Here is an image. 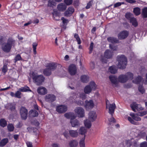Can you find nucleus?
Returning a JSON list of instances; mask_svg holds the SVG:
<instances>
[{
    "label": "nucleus",
    "instance_id": "1",
    "mask_svg": "<svg viewBox=\"0 0 147 147\" xmlns=\"http://www.w3.org/2000/svg\"><path fill=\"white\" fill-rule=\"evenodd\" d=\"M147 113V112L146 111L140 112L138 113V114H135L134 113H131L129 115L131 117L126 116L125 117V119H127L128 121L131 123L136 124V122H135L134 120L137 121H140L141 119L139 116H142L146 115Z\"/></svg>",
    "mask_w": 147,
    "mask_h": 147
},
{
    "label": "nucleus",
    "instance_id": "2",
    "mask_svg": "<svg viewBox=\"0 0 147 147\" xmlns=\"http://www.w3.org/2000/svg\"><path fill=\"white\" fill-rule=\"evenodd\" d=\"M33 82L37 85H41L44 82L45 78L42 75H38L36 72H32L30 74Z\"/></svg>",
    "mask_w": 147,
    "mask_h": 147
},
{
    "label": "nucleus",
    "instance_id": "3",
    "mask_svg": "<svg viewBox=\"0 0 147 147\" xmlns=\"http://www.w3.org/2000/svg\"><path fill=\"white\" fill-rule=\"evenodd\" d=\"M86 98V95L84 93H82L80 94V96L77 97V95L76 94H74L70 97V99L72 101L74 99V102L78 105H82L84 104L83 100L85 99Z\"/></svg>",
    "mask_w": 147,
    "mask_h": 147
},
{
    "label": "nucleus",
    "instance_id": "4",
    "mask_svg": "<svg viewBox=\"0 0 147 147\" xmlns=\"http://www.w3.org/2000/svg\"><path fill=\"white\" fill-rule=\"evenodd\" d=\"M117 60L119 62L118 67L121 69L125 68L127 64V59L123 55L117 56Z\"/></svg>",
    "mask_w": 147,
    "mask_h": 147
},
{
    "label": "nucleus",
    "instance_id": "5",
    "mask_svg": "<svg viewBox=\"0 0 147 147\" xmlns=\"http://www.w3.org/2000/svg\"><path fill=\"white\" fill-rule=\"evenodd\" d=\"M57 65V64L54 63H49L47 66V68L44 70V74L46 76L50 75L51 74V71L55 70Z\"/></svg>",
    "mask_w": 147,
    "mask_h": 147
},
{
    "label": "nucleus",
    "instance_id": "6",
    "mask_svg": "<svg viewBox=\"0 0 147 147\" xmlns=\"http://www.w3.org/2000/svg\"><path fill=\"white\" fill-rule=\"evenodd\" d=\"M133 76V74L130 72H128L126 75H120L118 78L119 82L123 83L127 81L128 79L132 80Z\"/></svg>",
    "mask_w": 147,
    "mask_h": 147
},
{
    "label": "nucleus",
    "instance_id": "7",
    "mask_svg": "<svg viewBox=\"0 0 147 147\" xmlns=\"http://www.w3.org/2000/svg\"><path fill=\"white\" fill-rule=\"evenodd\" d=\"M15 41L10 39L8 40L7 42L3 44L2 47L3 50L5 52H8L10 50L12 46L14 44Z\"/></svg>",
    "mask_w": 147,
    "mask_h": 147
},
{
    "label": "nucleus",
    "instance_id": "8",
    "mask_svg": "<svg viewBox=\"0 0 147 147\" xmlns=\"http://www.w3.org/2000/svg\"><path fill=\"white\" fill-rule=\"evenodd\" d=\"M116 106L115 103L110 104L109 101L107 100L106 101V108L109 109V113L112 115L115 109L116 108Z\"/></svg>",
    "mask_w": 147,
    "mask_h": 147
},
{
    "label": "nucleus",
    "instance_id": "9",
    "mask_svg": "<svg viewBox=\"0 0 147 147\" xmlns=\"http://www.w3.org/2000/svg\"><path fill=\"white\" fill-rule=\"evenodd\" d=\"M96 86L94 82H90L89 84L86 86L84 88V91L86 94L90 93L92 89H94L96 88Z\"/></svg>",
    "mask_w": 147,
    "mask_h": 147
},
{
    "label": "nucleus",
    "instance_id": "10",
    "mask_svg": "<svg viewBox=\"0 0 147 147\" xmlns=\"http://www.w3.org/2000/svg\"><path fill=\"white\" fill-rule=\"evenodd\" d=\"M94 106L93 101L91 100H86L84 105V108L86 110H88L92 109Z\"/></svg>",
    "mask_w": 147,
    "mask_h": 147
},
{
    "label": "nucleus",
    "instance_id": "11",
    "mask_svg": "<svg viewBox=\"0 0 147 147\" xmlns=\"http://www.w3.org/2000/svg\"><path fill=\"white\" fill-rule=\"evenodd\" d=\"M132 110L134 112L139 111L143 109V108L139 105L137 104L135 102H132L130 105Z\"/></svg>",
    "mask_w": 147,
    "mask_h": 147
},
{
    "label": "nucleus",
    "instance_id": "12",
    "mask_svg": "<svg viewBox=\"0 0 147 147\" xmlns=\"http://www.w3.org/2000/svg\"><path fill=\"white\" fill-rule=\"evenodd\" d=\"M97 115L96 111H91L89 113L88 119L90 120L91 121L94 122L96 120Z\"/></svg>",
    "mask_w": 147,
    "mask_h": 147
},
{
    "label": "nucleus",
    "instance_id": "13",
    "mask_svg": "<svg viewBox=\"0 0 147 147\" xmlns=\"http://www.w3.org/2000/svg\"><path fill=\"white\" fill-rule=\"evenodd\" d=\"M74 111L78 117H82L84 116V110L82 107H76Z\"/></svg>",
    "mask_w": 147,
    "mask_h": 147
},
{
    "label": "nucleus",
    "instance_id": "14",
    "mask_svg": "<svg viewBox=\"0 0 147 147\" xmlns=\"http://www.w3.org/2000/svg\"><path fill=\"white\" fill-rule=\"evenodd\" d=\"M20 114L22 118L25 120L27 117L28 110L26 108L24 107H22L20 110Z\"/></svg>",
    "mask_w": 147,
    "mask_h": 147
},
{
    "label": "nucleus",
    "instance_id": "15",
    "mask_svg": "<svg viewBox=\"0 0 147 147\" xmlns=\"http://www.w3.org/2000/svg\"><path fill=\"white\" fill-rule=\"evenodd\" d=\"M67 109V106L63 105H59L56 108L57 111L59 113H63L66 111Z\"/></svg>",
    "mask_w": 147,
    "mask_h": 147
},
{
    "label": "nucleus",
    "instance_id": "16",
    "mask_svg": "<svg viewBox=\"0 0 147 147\" xmlns=\"http://www.w3.org/2000/svg\"><path fill=\"white\" fill-rule=\"evenodd\" d=\"M128 34V31L126 30L123 31L118 34V37L120 39H123L127 38Z\"/></svg>",
    "mask_w": 147,
    "mask_h": 147
},
{
    "label": "nucleus",
    "instance_id": "17",
    "mask_svg": "<svg viewBox=\"0 0 147 147\" xmlns=\"http://www.w3.org/2000/svg\"><path fill=\"white\" fill-rule=\"evenodd\" d=\"M68 71L71 75H75L77 71V68L76 66L74 64L71 65L69 67Z\"/></svg>",
    "mask_w": 147,
    "mask_h": 147
},
{
    "label": "nucleus",
    "instance_id": "18",
    "mask_svg": "<svg viewBox=\"0 0 147 147\" xmlns=\"http://www.w3.org/2000/svg\"><path fill=\"white\" fill-rule=\"evenodd\" d=\"M70 123L73 127H77L80 125V123L78 121L74 118L70 119Z\"/></svg>",
    "mask_w": 147,
    "mask_h": 147
},
{
    "label": "nucleus",
    "instance_id": "19",
    "mask_svg": "<svg viewBox=\"0 0 147 147\" xmlns=\"http://www.w3.org/2000/svg\"><path fill=\"white\" fill-rule=\"evenodd\" d=\"M38 93L41 95H44L47 93V91L46 88L42 86H40L37 89Z\"/></svg>",
    "mask_w": 147,
    "mask_h": 147
},
{
    "label": "nucleus",
    "instance_id": "20",
    "mask_svg": "<svg viewBox=\"0 0 147 147\" xmlns=\"http://www.w3.org/2000/svg\"><path fill=\"white\" fill-rule=\"evenodd\" d=\"M45 99L46 101L51 102L55 100V97L53 94H48L45 96Z\"/></svg>",
    "mask_w": 147,
    "mask_h": 147
},
{
    "label": "nucleus",
    "instance_id": "21",
    "mask_svg": "<svg viewBox=\"0 0 147 147\" xmlns=\"http://www.w3.org/2000/svg\"><path fill=\"white\" fill-rule=\"evenodd\" d=\"M74 11V9L72 7H70L67 9L64 13V15L66 16H71Z\"/></svg>",
    "mask_w": 147,
    "mask_h": 147
},
{
    "label": "nucleus",
    "instance_id": "22",
    "mask_svg": "<svg viewBox=\"0 0 147 147\" xmlns=\"http://www.w3.org/2000/svg\"><path fill=\"white\" fill-rule=\"evenodd\" d=\"M109 79L112 83L113 86L116 87L117 86V78L114 76H110L109 77Z\"/></svg>",
    "mask_w": 147,
    "mask_h": 147
},
{
    "label": "nucleus",
    "instance_id": "23",
    "mask_svg": "<svg viewBox=\"0 0 147 147\" xmlns=\"http://www.w3.org/2000/svg\"><path fill=\"white\" fill-rule=\"evenodd\" d=\"M67 8V6L64 3H61L59 4L57 6V8L59 11H63Z\"/></svg>",
    "mask_w": 147,
    "mask_h": 147
},
{
    "label": "nucleus",
    "instance_id": "24",
    "mask_svg": "<svg viewBox=\"0 0 147 147\" xmlns=\"http://www.w3.org/2000/svg\"><path fill=\"white\" fill-rule=\"evenodd\" d=\"M113 56V52L109 50H106L104 53V57L107 59H110Z\"/></svg>",
    "mask_w": 147,
    "mask_h": 147
},
{
    "label": "nucleus",
    "instance_id": "25",
    "mask_svg": "<svg viewBox=\"0 0 147 147\" xmlns=\"http://www.w3.org/2000/svg\"><path fill=\"white\" fill-rule=\"evenodd\" d=\"M91 122H92L88 119H86L84 121V123L85 127L88 129L90 128L92 126Z\"/></svg>",
    "mask_w": 147,
    "mask_h": 147
},
{
    "label": "nucleus",
    "instance_id": "26",
    "mask_svg": "<svg viewBox=\"0 0 147 147\" xmlns=\"http://www.w3.org/2000/svg\"><path fill=\"white\" fill-rule=\"evenodd\" d=\"M133 139H131V140H129L127 141L126 142V144L127 145V146H130L132 145L133 144L136 147L138 146L137 144V142L136 141H135L134 142V143H132L133 141Z\"/></svg>",
    "mask_w": 147,
    "mask_h": 147
},
{
    "label": "nucleus",
    "instance_id": "27",
    "mask_svg": "<svg viewBox=\"0 0 147 147\" xmlns=\"http://www.w3.org/2000/svg\"><path fill=\"white\" fill-rule=\"evenodd\" d=\"M69 133L70 135L73 137H76L78 135V133L77 130H69Z\"/></svg>",
    "mask_w": 147,
    "mask_h": 147
},
{
    "label": "nucleus",
    "instance_id": "28",
    "mask_svg": "<svg viewBox=\"0 0 147 147\" xmlns=\"http://www.w3.org/2000/svg\"><path fill=\"white\" fill-rule=\"evenodd\" d=\"M143 82V80L142 77L139 76L135 80H133V82L136 84H142Z\"/></svg>",
    "mask_w": 147,
    "mask_h": 147
},
{
    "label": "nucleus",
    "instance_id": "29",
    "mask_svg": "<svg viewBox=\"0 0 147 147\" xmlns=\"http://www.w3.org/2000/svg\"><path fill=\"white\" fill-rule=\"evenodd\" d=\"M64 116L67 119L75 118L76 116L74 115V114L72 113H66L65 114Z\"/></svg>",
    "mask_w": 147,
    "mask_h": 147
},
{
    "label": "nucleus",
    "instance_id": "30",
    "mask_svg": "<svg viewBox=\"0 0 147 147\" xmlns=\"http://www.w3.org/2000/svg\"><path fill=\"white\" fill-rule=\"evenodd\" d=\"M69 144L70 147H76L78 145V142L77 140H73L69 142Z\"/></svg>",
    "mask_w": 147,
    "mask_h": 147
},
{
    "label": "nucleus",
    "instance_id": "31",
    "mask_svg": "<svg viewBox=\"0 0 147 147\" xmlns=\"http://www.w3.org/2000/svg\"><path fill=\"white\" fill-rule=\"evenodd\" d=\"M18 89L21 92H32L31 90L30 89L29 87L27 86H25L24 87H22L19 88Z\"/></svg>",
    "mask_w": 147,
    "mask_h": 147
},
{
    "label": "nucleus",
    "instance_id": "32",
    "mask_svg": "<svg viewBox=\"0 0 147 147\" xmlns=\"http://www.w3.org/2000/svg\"><path fill=\"white\" fill-rule=\"evenodd\" d=\"M78 132L79 133L82 135L85 136V134L87 132V129L84 127H81L79 130Z\"/></svg>",
    "mask_w": 147,
    "mask_h": 147
},
{
    "label": "nucleus",
    "instance_id": "33",
    "mask_svg": "<svg viewBox=\"0 0 147 147\" xmlns=\"http://www.w3.org/2000/svg\"><path fill=\"white\" fill-rule=\"evenodd\" d=\"M109 71L112 74H115L117 72V67L115 66H111L109 68Z\"/></svg>",
    "mask_w": 147,
    "mask_h": 147
},
{
    "label": "nucleus",
    "instance_id": "34",
    "mask_svg": "<svg viewBox=\"0 0 147 147\" xmlns=\"http://www.w3.org/2000/svg\"><path fill=\"white\" fill-rule=\"evenodd\" d=\"M29 114L31 116L35 117L38 115V112L35 110H31L29 112Z\"/></svg>",
    "mask_w": 147,
    "mask_h": 147
},
{
    "label": "nucleus",
    "instance_id": "35",
    "mask_svg": "<svg viewBox=\"0 0 147 147\" xmlns=\"http://www.w3.org/2000/svg\"><path fill=\"white\" fill-rule=\"evenodd\" d=\"M108 41L112 43H117L118 42V40L116 38H114L113 37H109L107 38Z\"/></svg>",
    "mask_w": 147,
    "mask_h": 147
},
{
    "label": "nucleus",
    "instance_id": "36",
    "mask_svg": "<svg viewBox=\"0 0 147 147\" xmlns=\"http://www.w3.org/2000/svg\"><path fill=\"white\" fill-rule=\"evenodd\" d=\"M130 20V22L133 26L135 27H136L138 26V23L135 18H131Z\"/></svg>",
    "mask_w": 147,
    "mask_h": 147
},
{
    "label": "nucleus",
    "instance_id": "37",
    "mask_svg": "<svg viewBox=\"0 0 147 147\" xmlns=\"http://www.w3.org/2000/svg\"><path fill=\"white\" fill-rule=\"evenodd\" d=\"M8 142L7 138H4L0 142V146H5Z\"/></svg>",
    "mask_w": 147,
    "mask_h": 147
},
{
    "label": "nucleus",
    "instance_id": "38",
    "mask_svg": "<svg viewBox=\"0 0 147 147\" xmlns=\"http://www.w3.org/2000/svg\"><path fill=\"white\" fill-rule=\"evenodd\" d=\"M56 3L53 0H49L48 1V5L50 7H53L56 5Z\"/></svg>",
    "mask_w": 147,
    "mask_h": 147
},
{
    "label": "nucleus",
    "instance_id": "39",
    "mask_svg": "<svg viewBox=\"0 0 147 147\" xmlns=\"http://www.w3.org/2000/svg\"><path fill=\"white\" fill-rule=\"evenodd\" d=\"M88 77L86 75H83L81 76V81L83 82H86L88 80Z\"/></svg>",
    "mask_w": 147,
    "mask_h": 147
},
{
    "label": "nucleus",
    "instance_id": "40",
    "mask_svg": "<svg viewBox=\"0 0 147 147\" xmlns=\"http://www.w3.org/2000/svg\"><path fill=\"white\" fill-rule=\"evenodd\" d=\"M86 136L84 137L80 141L79 144L80 147L85 146V140Z\"/></svg>",
    "mask_w": 147,
    "mask_h": 147
},
{
    "label": "nucleus",
    "instance_id": "41",
    "mask_svg": "<svg viewBox=\"0 0 147 147\" xmlns=\"http://www.w3.org/2000/svg\"><path fill=\"white\" fill-rule=\"evenodd\" d=\"M61 20L62 21L63 23V28L65 29V25H67L69 21L68 20L65 19L64 17H62L61 18Z\"/></svg>",
    "mask_w": 147,
    "mask_h": 147
},
{
    "label": "nucleus",
    "instance_id": "42",
    "mask_svg": "<svg viewBox=\"0 0 147 147\" xmlns=\"http://www.w3.org/2000/svg\"><path fill=\"white\" fill-rule=\"evenodd\" d=\"M7 125V122L4 119H1L0 120V125L4 127Z\"/></svg>",
    "mask_w": 147,
    "mask_h": 147
},
{
    "label": "nucleus",
    "instance_id": "43",
    "mask_svg": "<svg viewBox=\"0 0 147 147\" xmlns=\"http://www.w3.org/2000/svg\"><path fill=\"white\" fill-rule=\"evenodd\" d=\"M140 9L138 7H136L134 9V12L135 14L136 15H139L140 13Z\"/></svg>",
    "mask_w": 147,
    "mask_h": 147
},
{
    "label": "nucleus",
    "instance_id": "44",
    "mask_svg": "<svg viewBox=\"0 0 147 147\" xmlns=\"http://www.w3.org/2000/svg\"><path fill=\"white\" fill-rule=\"evenodd\" d=\"M21 92L18 89V90L16 91L15 93V97L19 98H20L21 97Z\"/></svg>",
    "mask_w": 147,
    "mask_h": 147
},
{
    "label": "nucleus",
    "instance_id": "45",
    "mask_svg": "<svg viewBox=\"0 0 147 147\" xmlns=\"http://www.w3.org/2000/svg\"><path fill=\"white\" fill-rule=\"evenodd\" d=\"M142 14L144 17H147V7H145L143 9Z\"/></svg>",
    "mask_w": 147,
    "mask_h": 147
},
{
    "label": "nucleus",
    "instance_id": "46",
    "mask_svg": "<svg viewBox=\"0 0 147 147\" xmlns=\"http://www.w3.org/2000/svg\"><path fill=\"white\" fill-rule=\"evenodd\" d=\"M74 37L76 39L78 44H80L81 42L78 35L77 34H74Z\"/></svg>",
    "mask_w": 147,
    "mask_h": 147
},
{
    "label": "nucleus",
    "instance_id": "47",
    "mask_svg": "<svg viewBox=\"0 0 147 147\" xmlns=\"http://www.w3.org/2000/svg\"><path fill=\"white\" fill-rule=\"evenodd\" d=\"M7 128L8 130L10 131H12L14 129V127L13 125L11 124H9L7 126Z\"/></svg>",
    "mask_w": 147,
    "mask_h": 147
},
{
    "label": "nucleus",
    "instance_id": "48",
    "mask_svg": "<svg viewBox=\"0 0 147 147\" xmlns=\"http://www.w3.org/2000/svg\"><path fill=\"white\" fill-rule=\"evenodd\" d=\"M132 16L133 15L131 13H126L125 17L127 19L130 20L131 18H133L132 17Z\"/></svg>",
    "mask_w": 147,
    "mask_h": 147
},
{
    "label": "nucleus",
    "instance_id": "49",
    "mask_svg": "<svg viewBox=\"0 0 147 147\" xmlns=\"http://www.w3.org/2000/svg\"><path fill=\"white\" fill-rule=\"evenodd\" d=\"M64 2L66 5H69L71 4L73 0H64Z\"/></svg>",
    "mask_w": 147,
    "mask_h": 147
},
{
    "label": "nucleus",
    "instance_id": "50",
    "mask_svg": "<svg viewBox=\"0 0 147 147\" xmlns=\"http://www.w3.org/2000/svg\"><path fill=\"white\" fill-rule=\"evenodd\" d=\"M138 90L142 94L144 93L145 92V90L143 88L142 86L141 85L140 86L138 87Z\"/></svg>",
    "mask_w": 147,
    "mask_h": 147
},
{
    "label": "nucleus",
    "instance_id": "51",
    "mask_svg": "<svg viewBox=\"0 0 147 147\" xmlns=\"http://www.w3.org/2000/svg\"><path fill=\"white\" fill-rule=\"evenodd\" d=\"M140 147H147V142H144L141 143L140 144Z\"/></svg>",
    "mask_w": 147,
    "mask_h": 147
},
{
    "label": "nucleus",
    "instance_id": "52",
    "mask_svg": "<svg viewBox=\"0 0 147 147\" xmlns=\"http://www.w3.org/2000/svg\"><path fill=\"white\" fill-rule=\"evenodd\" d=\"M94 43L93 42H92L90 45V48H89V53H92V49L93 47Z\"/></svg>",
    "mask_w": 147,
    "mask_h": 147
},
{
    "label": "nucleus",
    "instance_id": "53",
    "mask_svg": "<svg viewBox=\"0 0 147 147\" xmlns=\"http://www.w3.org/2000/svg\"><path fill=\"white\" fill-rule=\"evenodd\" d=\"M124 4V3H123V2H122V3L119 2H117L114 5V7H118L120 6V5H121V4Z\"/></svg>",
    "mask_w": 147,
    "mask_h": 147
},
{
    "label": "nucleus",
    "instance_id": "54",
    "mask_svg": "<svg viewBox=\"0 0 147 147\" xmlns=\"http://www.w3.org/2000/svg\"><path fill=\"white\" fill-rule=\"evenodd\" d=\"M108 121L110 123H114L115 122V119L113 117H111V118H109Z\"/></svg>",
    "mask_w": 147,
    "mask_h": 147
},
{
    "label": "nucleus",
    "instance_id": "55",
    "mask_svg": "<svg viewBox=\"0 0 147 147\" xmlns=\"http://www.w3.org/2000/svg\"><path fill=\"white\" fill-rule=\"evenodd\" d=\"M21 59V57L20 55L18 54L17 55V56L15 57V60L16 61H18L20 60Z\"/></svg>",
    "mask_w": 147,
    "mask_h": 147
},
{
    "label": "nucleus",
    "instance_id": "56",
    "mask_svg": "<svg viewBox=\"0 0 147 147\" xmlns=\"http://www.w3.org/2000/svg\"><path fill=\"white\" fill-rule=\"evenodd\" d=\"M9 108L11 110H13L15 109V106L14 105H13L12 104L10 103L9 104Z\"/></svg>",
    "mask_w": 147,
    "mask_h": 147
},
{
    "label": "nucleus",
    "instance_id": "57",
    "mask_svg": "<svg viewBox=\"0 0 147 147\" xmlns=\"http://www.w3.org/2000/svg\"><path fill=\"white\" fill-rule=\"evenodd\" d=\"M92 5V1H90L87 4L86 6V9H88L90 8Z\"/></svg>",
    "mask_w": 147,
    "mask_h": 147
},
{
    "label": "nucleus",
    "instance_id": "58",
    "mask_svg": "<svg viewBox=\"0 0 147 147\" xmlns=\"http://www.w3.org/2000/svg\"><path fill=\"white\" fill-rule=\"evenodd\" d=\"M26 144L28 147H32V142L27 141L26 142Z\"/></svg>",
    "mask_w": 147,
    "mask_h": 147
},
{
    "label": "nucleus",
    "instance_id": "59",
    "mask_svg": "<svg viewBox=\"0 0 147 147\" xmlns=\"http://www.w3.org/2000/svg\"><path fill=\"white\" fill-rule=\"evenodd\" d=\"M7 66L5 65H4L2 68V71L3 72L5 73L7 71Z\"/></svg>",
    "mask_w": 147,
    "mask_h": 147
},
{
    "label": "nucleus",
    "instance_id": "60",
    "mask_svg": "<svg viewBox=\"0 0 147 147\" xmlns=\"http://www.w3.org/2000/svg\"><path fill=\"white\" fill-rule=\"evenodd\" d=\"M109 47L110 49H111L112 50L114 51L116 50V47H113V46L112 44H110L109 45Z\"/></svg>",
    "mask_w": 147,
    "mask_h": 147
},
{
    "label": "nucleus",
    "instance_id": "61",
    "mask_svg": "<svg viewBox=\"0 0 147 147\" xmlns=\"http://www.w3.org/2000/svg\"><path fill=\"white\" fill-rule=\"evenodd\" d=\"M146 135V133H140L139 134V136H140L141 138H143Z\"/></svg>",
    "mask_w": 147,
    "mask_h": 147
},
{
    "label": "nucleus",
    "instance_id": "62",
    "mask_svg": "<svg viewBox=\"0 0 147 147\" xmlns=\"http://www.w3.org/2000/svg\"><path fill=\"white\" fill-rule=\"evenodd\" d=\"M37 43L36 42H34L33 43L32 46L33 49H36V47L37 46Z\"/></svg>",
    "mask_w": 147,
    "mask_h": 147
},
{
    "label": "nucleus",
    "instance_id": "63",
    "mask_svg": "<svg viewBox=\"0 0 147 147\" xmlns=\"http://www.w3.org/2000/svg\"><path fill=\"white\" fill-rule=\"evenodd\" d=\"M126 1L130 3H133L135 1L133 0H125Z\"/></svg>",
    "mask_w": 147,
    "mask_h": 147
},
{
    "label": "nucleus",
    "instance_id": "64",
    "mask_svg": "<svg viewBox=\"0 0 147 147\" xmlns=\"http://www.w3.org/2000/svg\"><path fill=\"white\" fill-rule=\"evenodd\" d=\"M75 5L76 6H78L79 4V1L78 0L76 1L74 3Z\"/></svg>",
    "mask_w": 147,
    "mask_h": 147
}]
</instances>
